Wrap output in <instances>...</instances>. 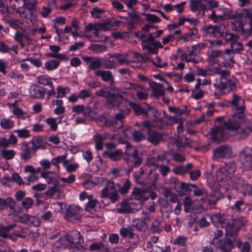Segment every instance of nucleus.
Returning <instances> with one entry per match:
<instances>
[{
	"mask_svg": "<svg viewBox=\"0 0 252 252\" xmlns=\"http://www.w3.org/2000/svg\"><path fill=\"white\" fill-rule=\"evenodd\" d=\"M236 169V166L234 162H230L220 167L216 172V180L212 184L211 187L214 190V193L209 195L208 201L209 204L215 205L216 202L223 197L220 191V187L226 183L231 186V181L234 178V176Z\"/></svg>",
	"mask_w": 252,
	"mask_h": 252,
	"instance_id": "f257e3e1",
	"label": "nucleus"
},
{
	"mask_svg": "<svg viewBox=\"0 0 252 252\" xmlns=\"http://www.w3.org/2000/svg\"><path fill=\"white\" fill-rule=\"evenodd\" d=\"M247 222L246 218L239 217L223 222L225 229V236L223 243L220 245V250L224 252H229L233 248V243L236 240L238 232Z\"/></svg>",
	"mask_w": 252,
	"mask_h": 252,
	"instance_id": "f03ea898",
	"label": "nucleus"
},
{
	"mask_svg": "<svg viewBox=\"0 0 252 252\" xmlns=\"http://www.w3.org/2000/svg\"><path fill=\"white\" fill-rule=\"evenodd\" d=\"M126 93L116 87H105L97 91L95 93V95L105 97L109 104L112 107H118L124 99L123 94Z\"/></svg>",
	"mask_w": 252,
	"mask_h": 252,
	"instance_id": "7ed1b4c3",
	"label": "nucleus"
},
{
	"mask_svg": "<svg viewBox=\"0 0 252 252\" xmlns=\"http://www.w3.org/2000/svg\"><path fill=\"white\" fill-rule=\"evenodd\" d=\"M84 241L79 232L77 230L71 231L67 235L60 238L54 244V247L57 249L65 250L82 248L79 244Z\"/></svg>",
	"mask_w": 252,
	"mask_h": 252,
	"instance_id": "20e7f679",
	"label": "nucleus"
},
{
	"mask_svg": "<svg viewBox=\"0 0 252 252\" xmlns=\"http://www.w3.org/2000/svg\"><path fill=\"white\" fill-rule=\"evenodd\" d=\"M216 121L221 122V125L223 126L224 128L234 131L235 136L239 139H245L250 134L249 131L242 126L235 120L228 119L227 120L224 121L223 117H219L216 119Z\"/></svg>",
	"mask_w": 252,
	"mask_h": 252,
	"instance_id": "39448f33",
	"label": "nucleus"
},
{
	"mask_svg": "<svg viewBox=\"0 0 252 252\" xmlns=\"http://www.w3.org/2000/svg\"><path fill=\"white\" fill-rule=\"evenodd\" d=\"M119 184L113 181L108 180L105 183V186L100 193L102 198H109L113 203L119 200L120 196L118 193Z\"/></svg>",
	"mask_w": 252,
	"mask_h": 252,
	"instance_id": "423d86ee",
	"label": "nucleus"
},
{
	"mask_svg": "<svg viewBox=\"0 0 252 252\" xmlns=\"http://www.w3.org/2000/svg\"><path fill=\"white\" fill-rule=\"evenodd\" d=\"M238 161L244 171L252 170V148L245 147L240 152Z\"/></svg>",
	"mask_w": 252,
	"mask_h": 252,
	"instance_id": "0eeeda50",
	"label": "nucleus"
},
{
	"mask_svg": "<svg viewBox=\"0 0 252 252\" xmlns=\"http://www.w3.org/2000/svg\"><path fill=\"white\" fill-rule=\"evenodd\" d=\"M151 221V215L149 213L143 212L140 218L134 219L132 221V226L137 231H146L149 227Z\"/></svg>",
	"mask_w": 252,
	"mask_h": 252,
	"instance_id": "6e6552de",
	"label": "nucleus"
},
{
	"mask_svg": "<svg viewBox=\"0 0 252 252\" xmlns=\"http://www.w3.org/2000/svg\"><path fill=\"white\" fill-rule=\"evenodd\" d=\"M232 187L235 189L238 190L245 195L252 194V186L243 180L238 177L234 178L231 181Z\"/></svg>",
	"mask_w": 252,
	"mask_h": 252,
	"instance_id": "1a4fd4ad",
	"label": "nucleus"
},
{
	"mask_svg": "<svg viewBox=\"0 0 252 252\" xmlns=\"http://www.w3.org/2000/svg\"><path fill=\"white\" fill-rule=\"evenodd\" d=\"M226 28L224 24L213 26L211 25L205 26L203 30L206 34L212 35L216 38H221L224 34Z\"/></svg>",
	"mask_w": 252,
	"mask_h": 252,
	"instance_id": "9d476101",
	"label": "nucleus"
},
{
	"mask_svg": "<svg viewBox=\"0 0 252 252\" xmlns=\"http://www.w3.org/2000/svg\"><path fill=\"white\" fill-rule=\"evenodd\" d=\"M232 154L231 149L227 145L220 146L216 148L213 151L214 159L228 158Z\"/></svg>",
	"mask_w": 252,
	"mask_h": 252,
	"instance_id": "9b49d317",
	"label": "nucleus"
},
{
	"mask_svg": "<svg viewBox=\"0 0 252 252\" xmlns=\"http://www.w3.org/2000/svg\"><path fill=\"white\" fill-rule=\"evenodd\" d=\"M127 15L128 17H126L124 18V19L125 20L127 23L128 29L130 30L135 29L138 24L141 21V17L135 10L128 12Z\"/></svg>",
	"mask_w": 252,
	"mask_h": 252,
	"instance_id": "f8f14e48",
	"label": "nucleus"
},
{
	"mask_svg": "<svg viewBox=\"0 0 252 252\" xmlns=\"http://www.w3.org/2000/svg\"><path fill=\"white\" fill-rule=\"evenodd\" d=\"M214 86L217 91L221 94H223L225 90H233L235 88V83L232 80L226 79V80H220L219 83L214 84Z\"/></svg>",
	"mask_w": 252,
	"mask_h": 252,
	"instance_id": "ddd939ff",
	"label": "nucleus"
},
{
	"mask_svg": "<svg viewBox=\"0 0 252 252\" xmlns=\"http://www.w3.org/2000/svg\"><path fill=\"white\" fill-rule=\"evenodd\" d=\"M180 58L182 61H185L186 62H191L194 63L199 62L197 53L191 47H187L186 51L180 56Z\"/></svg>",
	"mask_w": 252,
	"mask_h": 252,
	"instance_id": "4468645a",
	"label": "nucleus"
},
{
	"mask_svg": "<svg viewBox=\"0 0 252 252\" xmlns=\"http://www.w3.org/2000/svg\"><path fill=\"white\" fill-rule=\"evenodd\" d=\"M94 74L95 77H100L103 82H108L111 86L115 83L114 77L109 70L98 69L94 71Z\"/></svg>",
	"mask_w": 252,
	"mask_h": 252,
	"instance_id": "2eb2a0df",
	"label": "nucleus"
},
{
	"mask_svg": "<svg viewBox=\"0 0 252 252\" xmlns=\"http://www.w3.org/2000/svg\"><path fill=\"white\" fill-rule=\"evenodd\" d=\"M143 50L146 51L148 54H156L158 48H163V45L159 41L153 42H142Z\"/></svg>",
	"mask_w": 252,
	"mask_h": 252,
	"instance_id": "dca6fc26",
	"label": "nucleus"
},
{
	"mask_svg": "<svg viewBox=\"0 0 252 252\" xmlns=\"http://www.w3.org/2000/svg\"><path fill=\"white\" fill-rule=\"evenodd\" d=\"M124 159L127 164L132 163L134 167H138L143 161L142 154L137 149H134L132 154L128 158H125Z\"/></svg>",
	"mask_w": 252,
	"mask_h": 252,
	"instance_id": "f3484780",
	"label": "nucleus"
},
{
	"mask_svg": "<svg viewBox=\"0 0 252 252\" xmlns=\"http://www.w3.org/2000/svg\"><path fill=\"white\" fill-rule=\"evenodd\" d=\"M231 28L233 31L236 32H242L243 34L245 36L252 35V30H249V32L246 30V29H249L247 23L243 24V21L239 22H232Z\"/></svg>",
	"mask_w": 252,
	"mask_h": 252,
	"instance_id": "a211bd4d",
	"label": "nucleus"
},
{
	"mask_svg": "<svg viewBox=\"0 0 252 252\" xmlns=\"http://www.w3.org/2000/svg\"><path fill=\"white\" fill-rule=\"evenodd\" d=\"M234 55V54L230 49H226L221 55V57L225 60V62L221 63V66L223 67H233L235 63L233 59Z\"/></svg>",
	"mask_w": 252,
	"mask_h": 252,
	"instance_id": "6ab92c4d",
	"label": "nucleus"
},
{
	"mask_svg": "<svg viewBox=\"0 0 252 252\" xmlns=\"http://www.w3.org/2000/svg\"><path fill=\"white\" fill-rule=\"evenodd\" d=\"M146 139L151 144L156 146L162 140V134L155 130L147 132Z\"/></svg>",
	"mask_w": 252,
	"mask_h": 252,
	"instance_id": "aec40b11",
	"label": "nucleus"
},
{
	"mask_svg": "<svg viewBox=\"0 0 252 252\" xmlns=\"http://www.w3.org/2000/svg\"><path fill=\"white\" fill-rule=\"evenodd\" d=\"M20 158L24 161L30 159L33 154L32 147L30 148L28 142H24L20 148Z\"/></svg>",
	"mask_w": 252,
	"mask_h": 252,
	"instance_id": "412c9836",
	"label": "nucleus"
},
{
	"mask_svg": "<svg viewBox=\"0 0 252 252\" xmlns=\"http://www.w3.org/2000/svg\"><path fill=\"white\" fill-rule=\"evenodd\" d=\"M123 153L121 149H117L114 151H106L103 152V158H109L112 161H116L120 160L123 157Z\"/></svg>",
	"mask_w": 252,
	"mask_h": 252,
	"instance_id": "4be33fe9",
	"label": "nucleus"
},
{
	"mask_svg": "<svg viewBox=\"0 0 252 252\" xmlns=\"http://www.w3.org/2000/svg\"><path fill=\"white\" fill-rule=\"evenodd\" d=\"M49 49L52 52L49 53L47 54V56L49 57L56 58L61 60H68V58L66 55L58 53V52L61 50V47L59 46L51 45L49 46Z\"/></svg>",
	"mask_w": 252,
	"mask_h": 252,
	"instance_id": "5701e85b",
	"label": "nucleus"
},
{
	"mask_svg": "<svg viewBox=\"0 0 252 252\" xmlns=\"http://www.w3.org/2000/svg\"><path fill=\"white\" fill-rule=\"evenodd\" d=\"M165 227L164 221L159 220L158 218L154 220L149 228L150 232L153 233H159L162 231Z\"/></svg>",
	"mask_w": 252,
	"mask_h": 252,
	"instance_id": "b1692460",
	"label": "nucleus"
},
{
	"mask_svg": "<svg viewBox=\"0 0 252 252\" xmlns=\"http://www.w3.org/2000/svg\"><path fill=\"white\" fill-rule=\"evenodd\" d=\"M150 193L144 189H134L132 192V195L135 200L145 201L148 199Z\"/></svg>",
	"mask_w": 252,
	"mask_h": 252,
	"instance_id": "393cba45",
	"label": "nucleus"
},
{
	"mask_svg": "<svg viewBox=\"0 0 252 252\" xmlns=\"http://www.w3.org/2000/svg\"><path fill=\"white\" fill-rule=\"evenodd\" d=\"M229 103L234 109L245 106V100L240 96L234 93Z\"/></svg>",
	"mask_w": 252,
	"mask_h": 252,
	"instance_id": "a878e982",
	"label": "nucleus"
},
{
	"mask_svg": "<svg viewBox=\"0 0 252 252\" xmlns=\"http://www.w3.org/2000/svg\"><path fill=\"white\" fill-rule=\"evenodd\" d=\"M32 150L33 154H35L38 149H44L46 148V143L39 136L34 137L31 141Z\"/></svg>",
	"mask_w": 252,
	"mask_h": 252,
	"instance_id": "bb28decb",
	"label": "nucleus"
},
{
	"mask_svg": "<svg viewBox=\"0 0 252 252\" xmlns=\"http://www.w3.org/2000/svg\"><path fill=\"white\" fill-rule=\"evenodd\" d=\"M203 0H189L190 9L193 12L205 11L207 10V5L202 3Z\"/></svg>",
	"mask_w": 252,
	"mask_h": 252,
	"instance_id": "cd10ccee",
	"label": "nucleus"
},
{
	"mask_svg": "<svg viewBox=\"0 0 252 252\" xmlns=\"http://www.w3.org/2000/svg\"><path fill=\"white\" fill-rule=\"evenodd\" d=\"M152 88V95L156 97L163 96L165 94L163 84L153 83L151 86Z\"/></svg>",
	"mask_w": 252,
	"mask_h": 252,
	"instance_id": "c85d7f7f",
	"label": "nucleus"
},
{
	"mask_svg": "<svg viewBox=\"0 0 252 252\" xmlns=\"http://www.w3.org/2000/svg\"><path fill=\"white\" fill-rule=\"evenodd\" d=\"M46 94V89L42 87L36 86L31 91V96L32 98L36 99H41L44 98Z\"/></svg>",
	"mask_w": 252,
	"mask_h": 252,
	"instance_id": "c756f323",
	"label": "nucleus"
},
{
	"mask_svg": "<svg viewBox=\"0 0 252 252\" xmlns=\"http://www.w3.org/2000/svg\"><path fill=\"white\" fill-rule=\"evenodd\" d=\"M110 58H114L117 59L118 63L120 65L126 64V65L129 64L131 62H134L132 61H129L127 57V55L126 54H109Z\"/></svg>",
	"mask_w": 252,
	"mask_h": 252,
	"instance_id": "7c9ffc66",
	"label": "nucleus"
},
{
	"mask_svg": "<svg viewBox=\"0 0 252 252\" xmlns=\"http://www.w3.org/2000/svg\"><path fill=\"white\" fill-rule=\"evenodd\" d=\"M193 165L191 163L187 164L185 166L183 165L176 166L173 169V172L177 175H185L188 173L192 168Z\"/></svg>",
	"mask_w": 252,
	"mask_h": 252,
	"instance_id": "2f4dec72",
	"label": "nucleus"
},
{
	"mask_svg": "<svg viewBox=\"0 0 252 252\" xmlns=\"http://www.w3.org/2000/svg\"><path fill=\"white\" fill-rule=\"evenodd\" d=\"M81 210L80 207L75 205H70L67 208L65 215L67 220L70 219L72 217H76Z\"/></svg>",
	"mask_w": 252,
	"mask_h": 252,
	"instance_id": "473e14b6",
	"label": "nucleus"
},
{
	"mask_svg": "<svg viewBox=\"0 0 252 252\" xmlns=\"http://www.w3.org/2000/svg\"><path fill=\"white\" fill-rule=\"evenodd\" d=\"M89 201L85 206L86 211L93 214L96 211V205L98 203L96 199H93V195L88 196Z\"/></svg>",
	"mask_w": 252,
	"mask_h": 252,
	"instance_id": "72a5a7b5",
	"label": "nucleus"
},
{
	"mask_svg": "<svg viewBox=\"0 0 252 252\" xmlns=\"http://www.w3.org/2000/svg\"><path fill=\"white\" fill-rule=\"evenodd\" d=\"M95 141V148L97 150H101L103 149V141L106 139V136L100 134L96 133L93 137Z\"/></svg>",
	"mask_w": 252,
	"mask_h": 252,
	"instance_id": "f704fd0d",
	"label": "nucleus"
},
{
	"mask_svg": "<svg viewBox=\"0 0 252 252\" xmlns=\"http://www.w3.org/2000/svg\"><path fill=\"white\" fill-rule=\"evenodd\" d=\"M131 209L130 202L125 200L121 203L120 207L117 208L116 212L119 214L130 213Z\"/></svg>",
	"mask_w": 252,
	"mask_h": 252,
	"instance_id": "c9c22d12",
	"label": "nucleus"
},
{
	"mask_svg": "<svg viewBox=\"0 0 252 252\" xmlns=\"http://www.w3.org/2000/svg\"><path fill=\"white\" fill-rule=\"evenodd\" d=\"M221 126H216L211 128V137L214 140H217L220 138L223 133V128L224 126L221 125V122H218Z\"/></svg>",
	"mask_w": 252,
	"mask_h": 252,
	"instance_id": "e433bc0d",
	"label": "nucleus"
},
{
	"mask_svg": "<svg viewBox=\"0 0 252 252\" xmlns=\"http://www.w3.org/2000/svg\"><path fill=\"white\" fill-rule=\"evenodd\" d=\"M131 137L132 140L136 142H139L146 139V135L144 133L143 130H134L132 132Z\"/></svg>",
	"mask_w": 252,
	"mask_h": 252,
	"instance_id": "4c0bfd02",
	"label": "nucleus"
},
{
	"mask_svg": "<svg viewBox=\"0 0 252 252\" xmlns=\"http://www.w3.org/2000/svg\"><path fill=\"white\" fill-rule=\"evenodd\" d=\"M198 33V31L195 28L191 29L188 32L185 33L181 35L179 40H183L184 41H188L191 40Z\"/></svg>",
	"mask_w": 252,
	"mask_h": 252,
	"instance_id": "58836bf2",
	"label": "nucleus"
},
{
	"mask_svg": "<svg viewBox=\"0 0 252 252\" xmlns=\"http://www.w3.org/2000/svg\"><path fill=\"white\" fill-rule=\"evenodd\" d=\"M73 158L70 160L67 159L66 161L63 162V167L65 168V170L68 173H71L76 171V170L79 168V165L77 163H70V161H72Z\"/></svg>",
	"mask_w": 252,
	"mask_h": 252,
	"instance_id": "ea45409f",
	"label": "nucleus"
},
{
	"mask_svg": "<svg viewBox=\"0 0 252 252\" xmlns=\"http://www.w3.org/2000/svg\"><path fill=\"white\" fill-rule=\"evenodd\" d=\"M178 186L180 188V190H178L179 191H184L185 192H190L193 188H196L195 184H187L180 182L176 184V188H177Z\"/></svg>",
	"mask_w": 252,
	"mask_h": 252,
	"instance_id": "a19ab883",
	"label": "nucleus"
},
{
	"mask_svg": "<svg viewBox=\"0 0 252 252\" xmlns=\"http://www.w3.org/2000/svg\"><path fill=\"white\" fill-rule=\"evenodd\" d=\"M128 113L124 114L123 111L121 110L120 112L115 114L113 117L115 122H116L117 128H121L123 126V120L125 118V114L127 115Z\"/></svg>",
	"mask_w": 252,
	"mask_h": 252,
	"instance_id": "79ce46f5",
	"label": "nucleus"
},
{
	"mask_svg": "<svg viewBox=\"0 0 252 252\" xmlns=\"http://www.w3.org/2000/svg\"><path fill=\"white\" fill-rule=\"evenodd\" d=\"M242 14L243 18L248 21L247 24L249 29H246V30L249 32V30H252V9H244Z\"/></svg>",
	"mask_w": 252,
	"mask_h": 252,
	"instance_id": "37998d69",
	"label": "nucleus"
},
{
	"mask_svg": "<svg viewBox=\"0 0 252 252\" xmlns=\"http://www.w3.org/2000/svg\"><path fill=\"white\" fill-rule=\"evenodd\" d=\"M222 52L220 50H214L207 52V61L208 62H211L215 60L216 59L221 57Z\"/></svg>",
	"mask_w": 252,
	"mask_h": 252,
	"instance_id": "c03bdc74",
	"label": "nucleus"
},
{
	"mask_svg": "<svg viewBox=\"0 0 252 252\" xmlns=\"http://www.w3.org/2000/svg\"><path fill=\"white\" fill-rule=\"evenodd\" d=\"M223 234V232L221 230L219 229L217 230L216 232L214 233V237L212 241L211 242V244L213 245L216 246L218 247L220 249V245L221 244H223L225 239L222 241V240H219L218 238L219 237H220L222 236Z\"/></svg>",
	"mask_w": 252,
	"mask_h": 252,
	"instance_id": "a18cd8bd",
	"label": "nucleus"
},
{
	"mask_svg": "<svg viewBox=\"0 0 252 252\" xmlns=\"http://www.w3.org/2000/svg\"><path fill=\"white\" fill-rule=\"evenodd\" d=\"M13 113L18 119L24 120L30 118V116L27 112L23 111L21 108L18 107L13 108Z\"/></svg>",
	"mask_w": 252,
	"mask_h": 252,
	"instance_id": "49530a36",
	"label": "nucleus"
},
{
	"mask_svg": "<svg viewBox=\"0 0 252 252\" xmlns=\"http://www.w3.org/2000/svg\"><path fill=\"white\" fill-rule=\"evenodd\" d=\"M160 211L163 217L169 218L170 214L172 212V206L168 203H165L160 208Z\"/></svg>",
	"mask_w": 252,
	"mask_h": 252,
	"instance_id": "de8ad7c7",
	"label": "nucleus"
},
{
	"mask_svg": "<svg viewBox=\"0 0 252 252\" xmlns=\"http://www.w3.org/2000/svg\"><path fill=\"white\" fill-rule=\"evenodd\" d=\"M235 112L232 115L231 118L228 119L235 120L237 119H243L245 116V111L246 110V107H243L241 108L235 109Z\"/></svg>",
	"mask_w": 252,
	"mask_h": 252,
	"instance_id": "09e8293b",
	"label": "nucleus"
},
{
	"mask_svg": "<svg viewBox=\"0 0 252 252\" xmlns=\"http://www.w3.org/2000/svg\"><path fill=\"white\" fill-rule=\"evenodd\" d=\"M133 233V229L130 225H128L127 227H123L120 230V234L124 239H128Z\"/></svg>",
	"mask_w": 252,
	"mask_h": 252,
	"instance_id": "8fccbe9b",
	"label": "nucleus"
},
{
	"mask_svg": "<svg viewBox=\"0 0 252 252\" xmlns=\"http://www.w3.org/2000/svg\"><path fill=\"white\" fill-rule=\"evenodd\" d=\"M0 155L2 157L6 160H10L14 158L16 152L14 150H0Z\"/></svg>",
	"mask_w": 252,
	"mask_h": 252,
	"instance_id": "3c124183",
	"label": "nucleus"
},
{
	"mask_svg": "<svg viewBox=\"0 0 252 252\" xmlns=\"http://www.w3.org/2000/svg\"><path fill=\"white\" fill-rule=\"evenodd\" d=\"M37 82L39 84L44 86H52L53 84L51 78L47 75H41L38 77Z\"/></svg>",
	"mask_w": 252,
	"mask_h": 252,
	"instance_id": "603ef678",
	"label": "nucleus"
},
{
	"mask_svg": "<svg viewBox=\"0 0 252 252\" xmlns=\"http://www.w3.org/2000/svg\"><path fill=\"white\" fill-rule=\"evenodd\" d=\"M14 202V199L10 197L6 199L0 197V209L3 210L5 208H7L8 206H11Z\"/></svg>",
	"mask_w": 252,
	"mask_h": 252,
	"instance_id": "864d4df0",
	"label": "nucleus"
},
{
	"mask_svg": "<svg viewBox=\"0 0 252 252\" xmlns=\"http://www.w3.org/2000/svg\"><path fill=\"white\" fill-rule=\"evenodd\" d=\"M101 67H102L101 59L99 58H95L88 66L89 69L94 70V71Z\"/></svg>",
	"mask_w": 252,
	"mask_h": 252,
	"instance_id": "5fc2aeb1",
	"label": "nucleus"
},
{
	"mask_svg": "<svg viewBox=\"0 0 252 252\" xmlns=\"http://www.w3.org/2000/svg\"><path fill=\"white\" fill-rule=\"evenodd\" d=\"M208 18L214 23H220L226 19V16L217 15L215 11H212V13L208 16Z\"/></svg>",
	"mask_w": 252,
	"mask_h": 252,
	"instance_id": "6e6d98bb",
	"label": "nucleus"
},
{
	"mask_svg": "<svg viewBox=\"0 0 252 252\" xmlns=\"http://www.w3.org/2000/svg\"><path fill=\"white\" fill-rule=\"evenodd\" d=\"M236 246L240 249V252H250L251 250V246L248 242L243 243L242 241L238 240L236 242Z\"/></svg>",
	"mask_w": 252,
	"mask_h": 252,
	"instance_id": "4d7b16f0",
	"label": "nucleus"
},
{
	"mask_svg": "<svg viewBox=\"0 0 252 252\" xmlns=\"http://www.w3.org/2000/svg\"><path fill=\"white\" fill-rule=\"evenodd\" d=\"M2 19L3 21L7 22L10 27L13 28H15L16 27L18 26V24L19 23V20L12 18L8 15L3 16Z\"/></svg>",
	"mask_w": 252,
	"mask_h": 252,
	"instance_id": "13d9d810",
	"label": "nucleus"
},
{
	"mask_svg": "<svg viewBox=\"0 0 252 252\" xmlns=\"http://www.w3.org/2000/svg\"><path fill=\"white\" fill-rule=\"evenodd\" d=\"M136 96L139 99L141 100H146L148 98V94L144 88L139 85V88L135 90Z\"/></svg>",
	"mask_w": 252,
	"mask_h": 252,
	"instance_id": "bf43d9fd",
	"label": "nucleus"
},
{
	"mask_svg": "<svg viewBox=\"0 0 252 252\" xmlns=\"http://www.w3.org/2000/svg\"><path fill=\"white\" fill-rule=\"evenodd\" d=\"M102 67L105 69H114L116 67V62L105 59H101Z\"/></svg>",
	"mask_w": 252,
	"mask_h": 252,
	"instance_id": "052dcab7",
	"label": "nucleus"
},
{
	"mask_svg": "<svg viewBox=\"0 0 252 252\" xmlns=\"http://www.w3.org/2000/svg\"><path fill=\"white\" fill-rule=\"evenodd\" d=\"M0 126L2 128L6 129H11L13 127L14 123L9 119L3 118L0 121Z\"/></svg>",
	"mask_w": 252,
	"mask_h": 252,
	"instance_id": "680f3d73",
	"label": "nucleus"
},
{
	"mask_svg": "<svg viewBox=\"0 0 252 252\" xmlns=\"http://www.w3.org/2000/svg\"><path fill=\"white\" fill-rule=\"evenodd\" d=\"M187 241L188 238L187 237L181 235L178 236L174 239L173 244L183 247H186V243Z\"/></svg>",
	"mask_w": 252,
	"mask_h": 252,
	"instance_id": "e2e57ef3",
	"label": "nucleus"
},
{
	"mask_svg": "<svg viewBox=\"0 0 252 252\" xmlns=\"http://www.w3.org/2000/svg\"><path fill=\"white\" fill-rule=\"evenodd\" d=\"M59 62L56 60H51L45 63L44 67L48 70H52L56 69L59 66Z\"/></svg>",
	"mask_w": 252,
	"mask_h": 252,
	"instance_id": "0e129e2a",
	"label": "nucleus"
},
{
	"mask_svg": "<svg viewBox=\"0 0 252 252\" xmlns=\"http://www.w3.org/2000/svg\"><path fill=\"white\" fill-rule=\"evenodd\" d=\"M230 50L233 52V54L235 53H238L244 50V47L241 43L234 41L231 42Z\"/></svg>",
	"mask_w": 252,
	"mask_h": 252,
	"instance_id": "69168bd1",
	"label": "nucleus"
},
{
	"mask_svg": "<svg viewBox=\"0 0 252 252\" xmlns=\"http://www.w3.org/2000/svg\"><path fill=\"white\" fill-rule=\"evenodd\" d=\"M130 185L131 184L130 181L128 179H126L122 187L119 184V189L118 191H119L120 193L122 194H126L129 191Z\"/></svg>",
	"mask_w": 252,
	"mask_h": 252,
	"instance_id": "338daca9",
	"label": "nucleus"
},
{
	"mask_svg": "<svg viewBox=\"0 0 252 252\" xmlns=\"http://www.w3.org/2000/svg\"><path fill=\"white\" fill-rule=\"evenodd\" d=\"M129 105L133 108L135 112L138 114H146V110L138 104H137L133 102L129 101Z\"/></svg>",
	"mask_w": 252,
	"mask_h": 252,
	"instance_id": "774afa93",
	"label": "nucleus"
}]
</instances>
